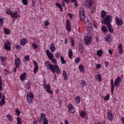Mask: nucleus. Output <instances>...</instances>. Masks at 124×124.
<instances>
[{"label": "nucleus", "mask_w": 124, "mask_h": 124, "mask_svg": "<svg viewBox=\"0 0 124 124\" xmlns=\"http://www.w3.org/2000/svg\"><path fill=\"white\" fill-rule=\"evenodd\" d=\"M109 99V95L108 94L107 95L106 97L104 98V100L105 101L108 100Z\"/></svg>", "instance_id": "603ef678"}, {"label": "nucleus", "mask_w": 124, "mask_h": 124, "mask_svg": "<svg viewBox=\"0 0 124 124\" xmlns=\"http://www.w3.org/2000/svg\"><path fill=\"white\" fill-rule=\"evenodd\" d=\"M0 60L2 61V63L3 62L5 61V60L4 59L3 57L1 56H0Z\"/></svg>", "instance_id": "e2e57ef3"}, {"label": "nucleus", "mask_w": 124, "mask_h": 124, "mask_svg": "<svg viewBox=\"0 0 124 124\" xmlns=\"http://www.w3.org/2000/svg\"><path fill=\"white\" fill-rule=\"evenodd\" d=\"M18 13L17 12H15L14 13L12 12L11 14V16L13 18H17L18 17Z\"/></svg>", "instance_id": "2eb2a0df"}, {"label": "nucleus", "mask_w": 124, "mask_h": 124, "mask_svg": "<svg viewBox=\"0 0 124 124\" xmlns=\"http://www.w3.org/2000/svg\"><path fill=\"white\" fill-rule=\"evenodd\" d=\"M70 23L69 21L68 20H67L66 21V26H69L70 25Z\"/></svg>", "instance_id": "de8ad7c7"}, {"label": "nucleus", "mask_w": 124, "mask_h": 124, "mask_svg": "<svg viewBox=\"0 0 124 124\" xmlns=\"http://www.w3.org/2000/svg\"><path fill=\"white\" fill-rule=\"evenodd\" d=\"M107 115L108 118L109 120H111L113 119L114 116L111 110H109L108 111Z\"/></svg>", "instance_id": "423d86ee"}, {"label": "nucleus", "mask_w": 124, "mask_h": 124, "mask_svg": "<svg viewBox=\"0 0 124 124\" xmlns=\"http://www.w3.org/2000/svg\"><path fill=\"white\" fill-rule=\"evenodd\" d=\"M106 25L108 28L109 32L111 33H113V31L114 29L112 26L111 24Z\"/></svg>", "instance_id": "f8f14e48"}, {"label": "nucleus", "mask_w": 124, "mask_h": 124, "mask_svg": "<svg viewBox=\"0 0 124 124\" xmlns=\"http://www.w3.org/2000/svg\"><path fill=\"white\" fill-rule=\"evenodd\" d=\"M68 107L69 108V109L73 108L72 105L71 104H69L68 106Z\"/></svg>", "instance_id": "680f3d73"}, {"label": "nucleus", "mask_w": 124, "mask_h": 124, "mask_svg": "<svg viewBox=\"0 0 124 124\" xmlns=\"http://www.w3.org/2000/svg\"><path fill=\"white\" fill-rule=\"evenodd\" d=\"M38 70V67H35L33 69V71L34 73L37 72Z\"/></svg>", "instance_id": "a18cd8bd"}, {"label": "nucleus", "mask_w": 124, "mask_h": 124, "mask_svg": "<svg viewBox=\"0 0 124 124\" xmlns=\"http://www.w3.org/2000/svg\"><path fill=\"white\" fill-rule=\"evenodd\" d=\"M70 39L71 41V46L73 47L74 46V38L72 37H70Z\"/></svg>", "instance_id": "cd10ccee"}, {"label": "nucleus", "mask_w": 124, "mask_h": 124, "mask_svg": "<svg viewBox=\"0 0 124 124\" xmlns=\"http://www.w3.org/2000/svg\"><path fill=\"white\" fill-rule=\"evenodd\" d=\"M79 51L81 53V54H82L84 51V49L83 48H81L79 49Z\"/></svg>", "instance_id": "13d9d810"}, {"label": "nucleus", "mask_w": 124, "mask_h": 124, "mask_svg": "<svg viewBox=\"0 0 124 124\" xmlns=\"http://www.w3.org/2000/svg\"><path fill=\"white\" fill-rule=\"evenodd\" d=\"M69 112L70 113H73L75 111V109L73 108L69 109Z\"/></svg>", "instance_id": "37998d69"}, {"label": "nucleus", "mask_w": 124, "mask_h": 124, "mask_svg": "<svg viewBox=\"0 0 124 124\" xmlns=\"http://www.w3.org/2000/svg\"><path fill=\"white\" fill-rule=\"evenodd\" d=\"M16 112L17 113V116H19L20 113H21L20 111L19 110H16Z\"/></svg>", "instance_id": "5fc2aeb1"}, {"label": "nucleus", "mask_w": 124, "mask_h": 124, "mask_svg": "<svg viewBox=\"0 0 124 124\" xmlns=\"http://www.w3.org/2000/svg\"><path fill=\"white\" fill-rule=\"evenodd\" d=\"M61 2L62 6L63 7H65V4L64 1H62Z\"/></svg>", "instance_id": "0e129e2a"}, {"label": "nucleus", "mask_w": 124, "mask_h": 124, "mask_svg": "<svg viewBox=\"0 0 124 124\" xmlns=\"http://www.w3.org/2000/svg\"><path fill=\"white\" fill-rule=\"evenodd\" d=\"M47 92L50 94H52L53 93V91L51 90H49Z\"/></svg>", "instance_id": "338daca9"}, {"label": "nucleus", "mask_w": 124, "mask_h": 124, "mask_svg": "<svg viewBox=\"0 0 124 124\" xmlns=\"http://www.w3.org/2000/svg\"><path fill=\"white\" fill-rule=\"evenodd\" d=\"M43 124H48V121L46 118L44 117L43 118Z\"/></svg>", "instance_id": "72a5a7b5"}, {"label": "nucleus", "mask_w": 124, "mask_h": 124, "mask_svg": "<svg viewBox=\"0 0 124 124\" xmlns=\"http://www.w3.org/2000/svg\"><path fill=\"white\" fill-rule=\"evenodd\" d=\"M55 5L57 6V7L59 8H60L61 6V5L58 3H55Z\"/></svg>", "instance_id": "052dcab7"}, {"label": "nucleus", "mask_w": 124, "mask_h": 124, "mask_svg": "<svg viewBox=\"0 0 124 124\" xmlns=\"http://www.w3.org/2000/svg\"><path fill=\"white\" fill-rule=\"evenodd\" d=\"M3 23V21L2 19L0 18V26L2 25Z\"/></svg>", "instance_id": "4d7b16f0"}, {"label": "nucleus", "mask_w": 124, "mask_h": 124, "mask_svg": "<svg viewBox=\"0 0 124 124\" xmlns=\"http://www.w3.org/2000/svg\"><path fill=\"white\" fill-rule=\"evenodd\" d=\"M27 42V41L25 38L21 40L20 44L22 46L25 45Z\"/></svg>", "instance_id": "4468645a"}, {"label": "nucleus", "mask_w": 124, "mask_h": 124, "mask_svg": "<svg viewBox=\"0 0 124 124\" xmlns=\"http://www.w3.org/2000/svg\"><path fill=\"white\" fill-rule=\"evenodd\" d=\"M112 20V16L110 15H108L104 18L103 20L101 21V22L102 23L104 22V23L105 25H108L111 24Z\"/></svg>", "instance_id": "f03ea898"}, {"label": "nucleus", "mask_w": 124, "mask_h": 124, "mask_svg": "<svg viewBox=\"0 0 124 124\" xmlns=\"http://www.w3.org/2000/svg\"><path fill=\"white\" fill-rule=\"evenodd\" d=\"M10 45L11 43L10 42H8L7 43H5L4 45V47L6 50L9 51L11 49Z\"/></svg>", "instance_id": "0eeeda50"}, {"label": "nucleus", "mask_w": 124, "mask_h": 124, "mask_svg": "<svg viewBox=\"0 0 124 124\" xmlns=\"http://www.w3.org/2000/svg\"><path fill=\"white\" fill-rule=\"evenodd\" d=\"M96 67L97 69H99L101 67V65L99 64H97L96 65Z\"/></svg>", "instance_id": "774afa93"}, {"label": "nucleus", "mask_w": 124, "mask_h": 124, "mask_svg": "<svg viewBox=\"0 0 124 124\" xmlns=\"http://www.w3.org/2000/svg\"><path fill=\"white\" fill-rule=\"evenodd\" d=\"M80 60V58L77 57L75 59V62L77 64L79 62Z\"/></svg>", "instance_id": "a19ab883"}, {"label": "nucleus", "mask_w": 124, "mask_h": 124, "mask_svg": "<svg viewBox=\"0 0 124 124\" xmlns=\"http://www.w3.org/2000/svg\"><path fill=\"white\" fill-rule=\"evenodd\" d=\"M44 88H45L46 90L47 91L50 90V86H44Z\"/></svg>", "instance_id": "f704fd0d"}, {"label": "nucleus", "mask_w": 124, "mask_h": 124, "mask_svg": "<svg viewBox=\"0 0 124 124\" xmlns=\"http://www.w3.org/2000/svg\"><path fill=\"white\" fill-rule=\"evenodd\" d=\"M55 55L56 58H59L60 56V54L59 53H57L55 54Z\"/></svg>", "instance_id": "8fccbe9b"}, {"label": "nucleus", "mask_w": 124, "mask_h": 124, "mask_svg": "<svg viewBox=\"0 0 124 124\" xmlns=\"http://www.w3.org/2000/svg\"><path fill=\"white\" fill-rule=\"evenodd\" d=\"M33 97V95L31 93L29 92L27 93V98H29L30 97Z\"/></svg>", "instance_id": "c756f323"}, {"label": "nucleus", "mask_w": 124, "mask_h": 124, "mask_svg": "<svg viewBox=\"0 0 124 124\" xmlns=\"http://www.w3.org/2000/svg\"><path fill=\"white\" fill-rule=\"evenodd\" d=\"M46 53L47 55L48 56L49 58L51 56V54H53L52 53L50 52L49 50H46Z\"/></svg>", "instance_id": "4be33fe9"}, {"label": "nucleus", "mask_w": 124, "mask_h": 124, "mask_svg": "<svg viewBox=\"0 0 124 124\" xmlns=\"http://www.w3.org/2000/svg\"><path fill=\"white\" fill-rule=\"evenodd\" d=\"M49 24V23L48 21L47 20H46L45 21L44 23V25L45 26V27H47Z\"/></svg>", "instance_id": "4c0bfd02"}, {"label": "nucleus", "mask_w": 124, "mask_h": 124, "mask_svg": "<svg viewBox=\"0 0 124 124\" xmlns=\"http://www.w3.org/2000/svg\"><path fill=\"white\" fill-rule=\"evenodd\" d=\"M4 70L6 72H4V73L6 75L8 74V73H10L9 71L8 70H7L5 69Z\"/></svg>", "instance_id": "6e6d98bb"}, {"label": "nucleus", "mask_w": 124, "mask_h": 124, "mask_svg": "<svg viewBox=\"0 0 124 124\" xmlns=\"http://www.w3.org/2000/svg\"><path fill=\"white\" fill-rule=\"evenodd\" d=\"M93 25L95 28H97V22L96 21H94L93 22Z\"/></svg>", "instance_id": "3c124183"}, {"label": "nucleus", "mask_w": 124, "mask_h": 124, "mask_svg": "<svg viewBox=\"0 0 124 124\" xmlns=\"http://www.w3.org/2000/svg\"><path fill=\"white\" fill-rule=\"evenodd\" d=\"M3 31L4 33L6 34H9L10 32V30L6 28H3Z\"/></svg>", "instance_id": "6ab92c4d"}, {"label": "nucleus", "mask_w": 124, "mask_h": 124, "mask_svg": "<svg viewBox=\"0 0 124 124\" xmlns=\"http://www.w3.org/2000/svg\"><path fill=\"white\" fill-rule=\"evenodd\" d=\"M17 124H21V120L20 118L18 117H17Z\"/></svg>", "instance_id": "2f4dec72"}, {"label": "nucleus", "mask_w": 124, "mask_h": 124, "mask_svg": "<svg viewBox=\"0 0 124 124\" xmlns=\"http://www.w3.org/2000/svg\"><path fill=\"white\" fill-rule=\"evenodd\" d=\"M73 53L71 49H70L69 51V55L70 58H71L72 57Z\"/></svg>", "instance_id": "5701e85b"}, {"label": "nucleus", "mask_w": 124, "mask_h": 124, "mask_svg": "<svg viewBox=\"0 0 124 124\" xmlns=\"http://www.w3.org/2000/svg\"><path fill=\"white\" fill-rule=\"evenodd\" d=\"M80 97L79 96H77L76 97L75 99V101L76 103H79L80 101Z\"/></svg>", "instance_id": "b1692460"}, {"label": "nucleus", "mask_w": 124, "mask_h": 124, "mask_svg": "<svg viewBox=\"0 0 124 124\" xmlns=\"http://www.w3.org/2000/svg\"><path fill=\"white\" fill-rule=\"evenodd\" d=\"M78 68L79 70L81 72H83L84 71V67L82 65H80L79 66Z\"/></svg>", "instance_id": "393cba45"}, {"label": "nucleus", "mask_w": 124, "mask_h": 124, "mask_svg": "<svg viewBox=\"0 0 124 124\" xmlns=\"http://www.w3.org/2000/svg\"><path fill=\"white\" fill-rule=\"evenodd\" d=\"M85 26L87 28L90 29L91 27L92 26V24L89 21H87L85 23Z\"/></svg>", "instance_id": "9b49d317"}, {"label": "nucleus", "mask_w": 124, "mask_h": 124, "mask_svg": "<svg viewBox=\"0 0 124 124\" xmlns=\"http://www.w3.org/2000/svg\"><path fill=\"white\" fill-rule=\"evenodd\" d=\"M16 47L17 50H20L22 49L20 45H17L16 46Z\"/></svg>", "instance_id": "79ce46f5"}, {"label": "nucleus", "mask_w": 124, "mask_h": 124, "mask_svg": "<svg viewBox=\"0 0 124 124\" xmlns=\"http://www.w3.org/2000/svg\"><path fill=\"white\" fill-rule=\"evenodd\" d=\"M26 74L25 72L23 74L21 75L20 76V80L23 81L24 80L26 77Z\"/></svg>", "instance_id": "f3484780"}, {"label": "nucleus", "mask_w": 124, "mask_h": 124, "mask_svg": "<svg viewBox=\"0 0 124 124\" xmlns=\"http://www.w3.org/2000/svg\"><path fill=\"white\" fill-rule=\"evenodd\" d=\"M7 117L9 120L11 122H12L13 119L11 115H7Z\"/></svg>", "instance_id": "c9c22d12"}, {"label": "nucleus", "mask_w": 124, "mask_h": 124, "mask_svg": "<svg viewBox=\"0 0 124 124\" xmlns=\"http://www.w3.org/2000/svg\"><path fill=\"white\" fill-rule=\"evenodd\" d=\"M61 59V63L62 64H65L66 63V61L64 60V58L62 56H61L60 57Z\"/></svg>", "instance_id": "bb28decb"}, {"label": "nucleus", "mask_w": 124, "mask_h": 124, "mask_svg": "<svg viewBox=\"0 0 124 124\" xmlns=\"http://www.w3.org/2000/svg\"><path fill=\"white\" fill-rule=\"evenodd\" d=\"M115 19L116 23L117 25L120 26L122 24L123 22V20H119L118 17L117 16L115 17Z\"/></svg>", "instance_id": "6e6552de"}, {"label": "nucleus", "mask_w": 124, "mask_h": 124, "mask_svg": "<svg viewBox=\"0 0 124 124\" xmlns=\"http://www.w3.org/2000/svg\"><path fill=\"white\" fill-rule=\"evenodd\" d=\"M119 53L120 54H121L123 53V50L122 48L119 49Z\"/></svg>", "instance_id": "69168bd1"}, {"label": "nucleus", "mask_w": 124, "mask_h": 124, "mask_svg": "<svg viewBox=\"0 0 124 124\" xmlns=\"http://www.w3.org/2000/svg\"><path fill=\"white\" fill-rule=\"evenodd\" d=\"M101 30L103 31V33L106 32L108 31L107 28L104 26H102L101 28Z\"/></svg>", "instance_id": "a211bd4d"}, {"label": "nucleus", "mask_w": 124, "mask_h": 124, "mask_svg": "<svg viewBox=\"0 0 124 124\" xmlns=\"http://www.w3.org/2000/svg\"><path fill=\"white\" fill-rule=\"evenodd\" d=\"M86 85L85 81L84 80H82L81 81V85Z\"/></svg>", "instance_id": "49530a36"}, {"label": "nucleus", "mask_w": 124, "mask_h": 124, "mask_svg": "<svg viewBox=\"0 0 124 124\" xmlns=\"http://www.w3.org/2000/svg\"><path fill=\"white\" fill-rule=\"evenodd\" d=\"M84 3V6L88 8L91 7L93 4V3L91 0H86Z\"/></svg>", "instance_id": "7ed1b4c3"}, {"label": "nucleus", "mask_w": 124, "mask_h": 124, "mask_svg": "<svg viewBox=\"0 0 124 124\" xmlns=\"http://www.w3.org/2000/svg\"><path fill=\"white\" fill-rule=\"evenodd\" d=\"M49 48L51 50V51L52 52H54L56 48L54 46V44L53 43L51 44Z\"/></svg>", "instance_id": "dca6fc26"}, {"label": "nucleus", "mask_w": 124, "mask_h": 124, "mask_svg": "<svg viewBox=\"0 0 124 124\" xmlns=\"http://www.w3.org/2000/svg\"><path fill=\"white\" fill-rule=\"evenodd\" d=\"M92 38L91 36H85V44L88 45L90 43L91 40Z\"/></svg>", "instance_id": "20e7f679"}, {"label": "nucleus", "mask_w": 124, "mask_h": 124, "mask_svg": "<svg viewBox=\"0 0 124 124\" xmlns=\"http://www.w3.org/2000/svg\"><path fill=\"white\" fill-rule=\"evenodd\" d=\"M63 76L64 79L65 80L67 78V74L65 71L64 70L63 71Z\"/></svg>", "instance_id": "7c9ffc66"}, {"label": "nucleus", "mask_w": 124, "mask_h": 124, "mask_svg": "<svg viewBox=\"0 0 124 124\" xmlns=\"http://www.w3.org/2000/svg\"><path fill=\"white\" fill-rule=\"evenodd\" d=\"M51 54V56L49 58L51 60L53 63H54L55 64H56L57 63L55 59L53 58V54Z\"/></svg>", "instance_id": "ddd939ff"}, {"label": "nucleus", "mask_w": 124, "mask_h": 124, "mask_svg": "<svg viewBox=\"0 0 124 124\" xmlns=\"http://www.w3.org/2000/svg\"><path fill=\"white\" fill-rule=\"evenodd\" d=\"M23 3L24 5H26L28 3L27 0H22Z\"/></svg>", "instance_id": "09e8293b"}, {"label": "nucleus", "mask_w": 124, "mask_h": 124, "mask_svg": "<svg viewBox=\"0 0 124 124\" xmlns=\"http://www.w3.org/2000/svg\"><path fill=\"white\" fill-rule=\"evenodd\" d=\"M32 46L34 49H37L38 48V46L36 44L33 43L32 45Z\"/></svg>", "instance_id": "58836bf2"}, {"label": "nucleus", "mask_w": 124, "mask_h": 124, "mask_svg": "<svg viewBox=\"0 0 124 124\" xmlns=\"http://www.w3.org/2000/svg\"><path fill=\"white\" fill-rule=\"evenodd\" d=\"M105 41L107 42H108L110 43L111 42V39L110 37H105Z\"/></svg>", "instance_id": "aec40b11"}, {"label": "nucleus", "mask_w": 124, "mask_h": 124, "mask_svg": "<svg viewBox=\"0 0 124 124\" xmlns=\"http://www.w3.org/2000/svg\"><path fill=\"white\" fill-rule=\"evenodd\" d=\"M6 13L8 15H11L12 13V12L10 9H7L6 10Z\"/></svg>", "instance_id": "473e14b6"}, {"label": "nucleus", "mask_w": 124, "mask_h": 124, "mask_svg": "<svg viewBox=\"0 0 124 124\" xmlns=\"http://www.w3.org/2000/svg\"><path fill=\"white\" fill-rule=\"evenodd\" d=\"M121 79L119 77H118L116 78L114 82V85H117L121 81Z\"/></svg>", "instance_id": "9d476101"}, {"label": "nucleus", "mask_w": 124, "mask_h": 124, "mask_svg": "<svg viewBox=\"0 0 124 124\" xmlns=\"http://www.w3.org/2000/svg\"><path fill=\"white\" fill-rule=\"evenodd\" d=\"M66 28L67 30L69 31H71V28L70 27V26H66Z\"/></svg>", "instance_id": "bf43d9fd"}, {"label": "nucleus", "mask_w": 124, "mask_h": 124, "mask_svg": "<svg viewBox=\"0 0 124 124\" xmlns=\"http://www.w3.org/2000/svg\"><path fill=\"white\" fill-rule=\"evenodd\" d=\"M102 51L101 50L98 51L97 52V54L99 56H101L102 55Z\"/></svg>", "instance_id": "e433bc0d"}, {"label": "nucleus", "mask_w": 124, "mask_h": 124, "mask_svg": "<svg viewBox=\"0 0 124 124\" xmlns=\"http://www.w3.org/2000/svg\"><path fill=\"white\" fill-rule=\"evenodd\" d=\"M45 65L47 69H50L53 73H54L55 72L58 74L60 73V70L58 66L52 64L50 62L48 61L46 62Z\"/></svg>", "instance_id": "f257e3e1"}, {"label": "nucleus", "mask_w": 124, "mask_h": 124, "mask_svg": "<svg viewBox=\"0 0 124 124\" xmlns=\"http://www.w3.org/2000/svg\"><path fill=\"white\" fill-rule=\"evenodd\" d=\"M80 115L81 116L83 117L85 115V113L84 111H82L80 113Z\"/></svg>", "instance_id": "c03bdc74"}, {"label": "nucleus", "mask_w": 124, "mask_h": 124, "mask_svg": "<svg viewBox=\"0 0 124 124\" xmlns=\"http://www.w3.org/2000/svg\"><path fill=\"white\" fill-rule=\"evenodd\" d=\"M33 97H30L29 98H28L27 97V100L28 101V103H32Z\"/></svg>", "instance_id": "a878e982"}, {"label": "nucleus", "mask_w": 124, "mask_h": 124, "mask_svg": "<svg viewBox=\"0 0 124 124\" xmlns=\"http://www.w3.org/2000/svg\"><path fill=\"white\" fill-rule=\"evenodd\" d=\"M5 103V100H2V99L1 100V101H0V105L1 106H2Z\"/></svg>", "instance_id": "ea45409f"}, {"label": "nucleus", "mask_w": 124, "mask_h": 124, "mask_svg": "<svg viewBox=\"0 0 124 124\" xmlns=\"http://www.w3.org/2000/svg\"><path fill=\"white\" fill-rule=\"evenodd\" d=\"M21 61L19 58L16 59L15 61V63L16 65V68H17L21 63Z\"/></svg>", "instance_id": "1a4fd4ad"}, {"label": "nucleus", "mask_w": 124, "mask_h": 124, "mask_svg": "<svg viewBox=\"0 0 124 124\" xmlns=\"http://www.w3.org/2000/svg\"><path fill=\"white\" fill-rule=\"evenodd\" d=\"M96 79H98L99 81H101V75L100 74H99L98 75H97L96 76Z\"/></svg>", "instance_id": "412c9836"}, {"label": "nucleus", "mask_w": 124, "mask_h": 124, "mask_svg": "<svg viewBox=\"0 0 124 124\" xmlns=\"http://www.w3.org/2000/svg\"><path fill=\"white\" fill-rule=\"evenodd\" d=\"M79 16L81 20L83 21L85 18V14L84 10L81 9L79 11Z\"/></svg>", "instance_id": "39448f33"}, {"label": "nucleus", "mask_w": 124, "mask_h": 124, "mask_svg": "<svg viewBox=\"0 0 124 124\" xmlns=\"http://www.w3.org/2000/svg\"><path fill=\"white\" fill-rule=\"evenodd\" d=\"M106 14V12L104 10H102L101 11V17L103 18L105 16Z\"/></svg>", "instance_id": "c85d7f7f"}, {"label": "nucleus", "mask_w": 124, "mask_h": 124, "mask_svg": "<svg viewBox=\"0 0 124 124\" xmlns=\"http://www.w3.org/2000/svg\"><path fill=\"white\" fill-rule=\"evenodd\" d=\"M29 59L30 57L29 55H27L24 57L25 59L27 61L29 60Z\"/></svg>", "instance_id": "864d4df0"}]
</instances>
